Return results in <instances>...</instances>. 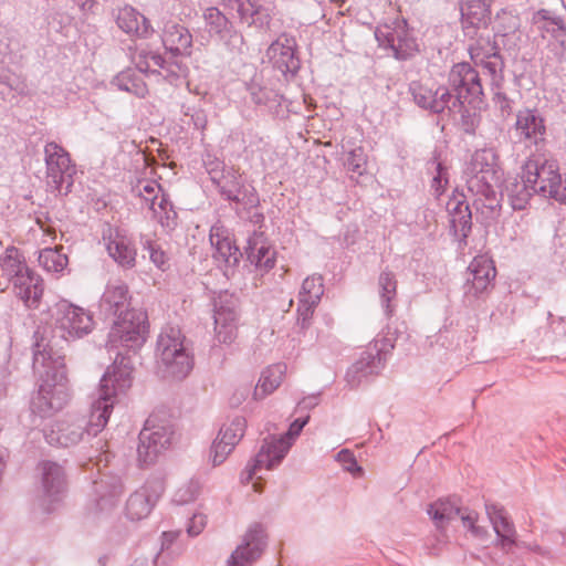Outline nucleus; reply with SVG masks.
I'll return each mask as SVG.
<instances>
[{
    "label": "nucleus",
    "mask_w": 566,
    "mask_h": 566,
    "mask_svg": "<svg viewBox=\"0 0 566 566\" xmlns=\"http://www.w3.org/2000/svg\"><path fill=\"white\" fill-rule=\"evenodd\" d=\"M500 191L507 197L515 211L526 209L531 198L539 195L559 205H566V186H562L558 163L542 156L528 157L521 167V172L505 180Z\"/></svg>",
    "instance_id": "1"
},
{
    "label": "nucleus",
    "mask_w": 566,
    "mask_h": 566,
    "mask_svg": "<svg viewBox=\"0 0 566 566\" xmlns=\"http://www.w3.org/2000/svg\"><path fill=\"white\" fill-rule=\"evenodd\" d=\"M128 286L120 281L108 283L99 301V308L107 317H116L106 347H119L136 352L146 342L147 314L143 310L129 308Z\"/></svg>",
    "instance_id": "2"
},
{
    "label": "nucleus",
    "mask_w": 566,
    "mask_h": 566,
    "mask_svg": "<svg viewBox=\"0 0 566 566\" xmlns=\"http://www.w3.org/2000/svg\"><path fill=\"white\" fill-rule=\"evenodd\" d=\"M33 371L39 377V389L31 399V410L41 418L60 411L69 400L63 356L54 353L40 332L34 333Z\"/></svg>",
    "instance_id": "3"
},
{
    "label": "nucleus",
    "mask_w": 566,
    "mask_h": 566,
    "mask_svg": "<svg viewBox=\"0 0 566 566\" xmlns=\"http://www.w3.org/2000/svg\"><path fill=\"white\" fill-rule=\"evenodd\" d=\"M117 352L112 369H108L101 379L98 397L92 402L90 412L88 433L97 434L108 422L116 396L124 394L132 386V368L117 359L123 356Z\"/></svg>",
    "instance_id": "4"
},
{
    "label": "nucleus",
    "mask_w": 566,
    "mask_h": 566,
    "mask_svg": "<svg viewBox=\"0 0 566 566\" xmlns=\"http://www.w3.org/2000/svg\"><path fill=\"white\" fill-rule=\"evenodd\" d=\"M184 342L179 327L166 325L161 328L156 345L157 373L161 378L181 380L191 371L193 359Z\"/></svg>",
    "instance_id": "5"
},
{
    "label": "nucleus",
    "mask_w": 566,
    "mask_h": 566,
    "mask_svg": "<svg viewBox=\"0 0 566 566\" xmlns=\"http://www.w3.org/2000/svg\"><path fill=\"white\" fill-rule=\"evenodd\" d=\"M468 190L472 192L493 193V189L503 185L504 171L494 148L476 149L465 164L463 170Z\"/></svg>",
    "instance_id": "6"
},
{
    "label": "nucleus",
    "mask_w": 566,
    "mask_h": 566,
    "mask_svg": "<svg viewBox=\"0 0 566 566\" xmlns=\"http://www.w3.org/2000/svg\"><path fill=\"white\" fill-rule=\"evenodd\" d=\"M130 191L133 197L139 199L142 208L148 209L151 212V218L166 232H171L177 228L178 213L169 196L163 191L160 184L153 179H137L132 185Z\"/></svg>",
    "instance_id": "7"
},
{
    "label": "nucleus",
    "mask_w": 566,
    "mask_h": 566,
    "mask_svg": "<svg viewBox=\"0 0 566 566\" xmlns=\"http://www.w3.org/2000/svg\"><path fill=\"white\" fill-rule=\"evenodd\" d=\"M264 217L254 212L251 219L243 223V230L238 235L242 237L243 254L247 260L260 272H268L275 265L276 252L261 231ZM240 240V237L237 239Z\"/></svg>",
    "instance_id": "8"
},
{
    "label": "nucleus",
    "mask_w": 566,
    "mask_h": 566,
    "mask_svg": "<svg viewBox=\"0 0 566 566\" xmlns=\"http://www.w3.org/2000/svg\"><path fill=\"white\" fill-rule=\"evenodd\" d=\"M448 84L455 93L458 105H469L481 109L484 103V91L478 70L469 62H459L452 65L448 74Z\"/></svg>",
    "instance_id": "9"
},
{
    "label": "nucleus",
    "mask_w": 566,
    "mask_h": 566,
    "mask_svg": "<svg viewBox=\"0 0 566 566\" xmlns=\"http://www.w3.org/2000/svg\"><path fill=\"white\" fill-rule=\"evenodd\" d=\"M475 42L469 46V55L475 66L482 67L485 74L493 80V85L504 81V57L501 53L504 40L495 32L478 35Z\"/></svg>",
    "instance_id": "10"
},
{
    "label": "nucleus",
    "mask_w": 566,
    "mask_h": 566,
    "mask_svg": "<svg viewBox=\"0 0 566 566\" xmlns=\"http://www.w3.org/2000/svg\"><path fill=\"white\" fill-rule=\"evenodd\" d=\"M496 268L494 261L485 255H476L467 269L463 285L467 301L484 298L495 286Z\"/></svg>",
    "instance_id": "11"
},
{
    "label": "nucleus",
    "mask_w": 566,
    "mask_h": 566,
    "mask_svg": "<svg viewBox=\"0 0 566 566\" xmlns=\"http://www.w3.org/2000/svg\"><path fill=\"white\" fill-rule=\"evenodd\" d=\"M172 436L174 429L171 424L155 423L153 418H148L139 433L138 461L145 465L155 462L157 457L169 448Z\"/></svg>",
    "instance_id": "12"
},
{
    "label": "nucleus",
    "mask_w": 566,
    "mask_h": 566,
    "mask_svg": "<svg viewBox=\"0 0 566 566\" xmlns=\"http://www.w3.org/2000/svg\"><path fill=\"white\" fill-rule=\"evenodd\" d=\"M449 219L448 233L458 249L462 250L468 245L472 232V210L467 197L455 188L447 202Z\"/></svg>",
    "instance_id": "13"
},
{
    "label": "nucleus",
    "mask_w": 566,
    "mask_h": 566,
    "mask_svg": "<svg viewBox=\"0 0 566 566\" xmlns=\"http://www.w3.org/2000/svg\"><path fill=\"white\" fill-rule=\"evenodd\" d=\"M495 0H458L459 23L467 39H475L481 30H488L494 20Z\"/></svg>",
    "instance_id": "14"
},
{
    "label": "nucleus",
    "mask_w": 566,
    "mask_h": 566,
    "mask_svg": "<svg viewBox=\"0 0 566 566\" xmlns=\"http://www.w3.org/2000/svg\"><path fill=\"white\" fill-rule=\"evenodd\" d=\"M124 492L122 478L117 474L101 473L92 482L88 512L93 515L111 512L118 503Z\"/></svg>",
    "instance_id": "15"
},
{
    "label": "nucleus",
    "mask_w": 566,
    "mask_h": 566,
    "mask_svg": "<svg viewBox=\"0 0 566 566\" xmlns=\"http://www.w3.org/2000/svg\"><path fill=\"white\" fill-rule=\"evenodd\" d=\"M92 315L84 308L63 302L57 305L55 331L65 340L82 338L93 331Z\"/></svg>",
    "instance_id": "16"
},
{
    "label": "nucleus",
    "mask_w": 566,
    "mask_h": 566,
    "mask_svg": "<svg viewBox=\"0 0 566 566\" xmlns=\"http://www.w3.org/2000/svg\"><path fill=\"white\" fill-rule=\"evenodd\" d=\"M283 460V433L265 438L258 454L250 460L240 474L241 483L251 482L254 478L262 479V471L276 468Z\"/></svg>",
    "instance_id": "17"
},
{
    "label": "nucleus",
    "mask_w": 566,
    "mask_h": 566,
    "mask_svg": "<svg viewBox=\"0 0 566 566\" xmlns=\"http://www.w3.org/2000/svg\"><path fill=\"white\" fill-rule=\"evenodd\" d=\"M43 151L49 185L59 192L64 184L69 188L75 172L69 151L55 142H48Z\"/></svg>",
    "instance_id": "18"
},
{
    "label": "nucleus",
    "mask_w": 566,
    "mask_h": 566,
    "mask_svg": "<svg viewBox=\"0 0 566 566\" xmlns=\"http://www.w3.org/2000/svg\"><path fill=\"white\" fill-rule=\"evenodd\" d=\"M164 491L165 483L161 478H149L128 497L126 502L127 517L133 521L147 517Z\"/></svg>",
    "instance_id": "19"
},
{
    "label": "nucleus",
    "mask_w": 566,
    "mask_h": 566,
    "mask_svg": "<svg viewBox=\"0 0 566 566\" xmlns=\"http://www.w3.org/2000/svg\"><path fill=\"white\" fill-rule=\"evenodd\" d=\"M247 420L243 417H235L230 422L222 424L210 449V459L213 467L226 461L243 438Z\"/></svg>",
    "instance_id": "20"
},
{
    "label": "nucleus",
    "mask_w": 566,
    "mask_h": 566,
    "mask_svg": "<svg viewBox=\"0 0 566 566\" xmlns=\"http://www.w3.org/2000/svg\"><path fill=\"white\" fill-rule=\"evenodd\" d=\"M214 332L220 343H231L235 337L237 298L227 292L214 300Z\"/></svg>",
    "instance_id": "21"
},
{
    "label": "nucleus",
    "mask_w": 566,
    "mask_h": 566,
    "mask_svg": "<svg viewBox=\"0 0 566 566\" xmlns=\"http://www.w3.org/2000/svg\"><path fill=\"white\" fill-rule=\"evenodd\" d=\"M102 239L108 255L119 266L125 269L135 266L137 251L124 230L108 226L103 230Z\"/></svg>",
    "instance_id": "22"
},
{
    "label": "nucleus",
    "mask_w": 566,
    "mask_h": 566,
    "mask_svg": "<svg viewBox=\"0 0 566 566\" xmlns=\"http://www.w3.org/2000/svg\"><path fill=\"white\" fill-rule=\"evenodd\" d=\"M385 368L379 354L365 349L359 357L347 368L345 381L350 389L358 388L361 384L368 382L378 376Z\"/></svg>",
    "instance_id": "23"
},
{
    "label": "nucleus",
    "mask_w": 566,
    "mask_h": 566,
    "mask_svg": "<svg viewBox=\"0 0 566 566\" xmlns=\"http://www.w3.org/2000/svg\"><path fill=\"white\" fill-rule=\"evenodd\" d=\"M42 473L43 507L50 512L52 505L57 503L65 491V472L62 465L53 461L40 463Z\"/></svg>",
    "instance_id": "24"
},
{
    "label": "nucleus",
    "mask_w": 566,
    "mask_h": 566,
    "mask_svg": "<svg viewBox=\"0 0 566 566\" xmlns=\"http://www.w3.org/2000/svg\"><path fill=\"white\" fill-rule=\"evenodd\" d=\"M265 546L264 533L260 525H253L239 545L227 559L226 566H252L260 557Z\"/></svg>",
    "instance_id": "25"
},
{
    "label": "nucleus",
    "mask_w": 566,
    "mask_h": 566,
    "mask_svg": "<svg viewBox=\"0 0 566 566\" xmlns=\"http://www.w3.org/2000/svg\"><path fill=\"white\" fill-rule=\"evenodd\" d=\"M485 513L496 536L495 545L501 549H510L517 545L515 525L504 506L485 503Z\"/></svg>",
    "instance_id": "26"
},
{
    "label": "nucleus",
    "mask_w": 566,
    "mask_h": 566,
    "mask_svg": "<svg viewBox=\"0 0 566 566\" xmlns=\"http://www.w3.org/2000/svg\"><path fill=\"white\" fill-rule=\"evenodd\" d=\"M209 240L213 249L212 256L219 264H223L226 269L238 265L243 253L240 252L239 247L231 240L229 231L223 226H212Z\"/></svg>",
    "instance_id": "27"
},
{
    "label": "nucleus",
    "mask_w": 566,
    "mask_h": 566,
    "mask_svg": "<svg viewBox=\"0 0 566 566\" xmlns=\"http://www.w3.org/2000/svg\"><path fill=\"white\" fill-rule=\"evenodd\" d=\"M514 127L521 138L535 145L545 140L546 122L537 108L520 109L516 114Z\"/></svg>",
    "instance_id": "28"
},
{
    "label": "nucleus",
    "mask_w": 566,
    "mask_h": 566,
    "mask_svg": "<svg viewBox=\"0 0 566 566\" xmlns=\"http://www.w3.org/2000/svg\"><path fill=\"white\" fill-rule=\"evenodd\" d=\"M13 293L19 297L27 307L38 308L43 296V280L31 269L25 271L19 277L10 283Z\"/></svg>",
    "instance_id": "29"
},
{
    "label": "nucleus",
    "mask_w": 566,
    "mask_h": 566,
    "mask_svg": "<svg viewBox=\"0 0 566 566\" xmlns=\"http://www.w3.org/2000/svg\"><path fill=\"white\" fill-rule=\"evenodd\" d=\"M161 41L165 49L175 56L191 55L192 34L185 25L178 22L172 20L165 22L161 32Z\"/></svg>",
    "instance_id": "30"
},
{
    "label": "nucleus",
    "mask_w": 566,
    "mask_h": 566,
    "mask_svg": "<svg viewBox=\"0 0 566 566\" xmlns=\"http://www.w3.org/2000/svg\"><path fill=\"white\" fill-rule=\"evenodd\" d=\"M90 420L87 421L86 429L82 424L57 422L50 428L43 429V437L51 446L71 447L82 441L84 434L94 436L88 433Z\"/></svg>",
    "instance_id": "31"
},
{
    "label": "nucleus",
    "mask_w": 566,
    "mask_h": 566,
    "mask_svg": "<svg viewBox=\"0 0 566 566\" xmlns=\"http://www.w3.org/2000/svg\"><path fill=\"white\" fill-rule=\"evenodd\" d=\"M420 52L413 29L402 19L395 25L392 56L400 62L409 61Z\"/></svg>",
    "instance_id": "32"
},
{
    "label": "nucleus",
    "mask_w": 566,
    "mask_h": 566,
    "mask_svg": "<svg viewBox=\"0 0 566 566\" xmlns=\"http://www.w3.org/2000/svg\"><path fill=\"white\" fill-rule=\"evenodd\" d=\"M29 269L23 253L13 245L8 247L0 255V290L4 291L14 279Z\"/></svg>",
    "instance_id": "33"
},
{
    "label": "nucleus",
    "mask_w": 566,
    "mask_h": 566,
    "mask_svg": "<svg viewBox=\"0 0 566 566\" xmlns=\"http://www.w3.org/2000/svg\"><path fill=\"white\" fill-rule=\"evenodd\" d=\"M116 24L125 33L139 38H146L153 32L149 21L132 6L118 9Z\"/></svg>",
    "instance_id": "34"
},
{
    "label": "nucleus",
    "mask_w": 566,
    "mask_h": 566,
    "mask_svg": "<svg viewBox=\"0 0 566 566\" xmlns=\"http://www.w3.org/2000/svg\"><path fill=\"white\" fill-rule=\"evenodd\" d=\"M24 44L15 30L0 27V64L18 65L23 60Z\"/></svg>",
    "instance_id": "35"
},
{
    "label": "nucleus",
    "mask_w": 566,
    "mask_h": 566,
    "mask_svg": "<svg viewBox=\"0 0 566 566\" xmlns=\"http://www.w3.org/2000/svg\"><path fill=\"white\" fill-rule=\"evenodd\" d=\"M472 195L478 197L473 201V207L479 213L478 220L480 219L485 227L491 226L501 216L503 191H500V198H497V189H493V193L472 192Z\"/></svg>",
    "instance_id": "36"
},
{
    "label": "nucleus",
    "mask_w": 566,
    "mask_h": 566,
    "mask_svg": "<svg viewBox=\"0 0 566 566\" xmlns=\"http://www.w3.org/2000/svg\"><path fill=\"white\" fill-rule=\"evenodd\" d=\"M442 153L438 148H434L431 153V157L427 160V170L430 171L433 168V175L430 187L437 198L441 197L449 186V166L446 160H442Z\"/></svg>",
    "instance_id": "37"
},
{
    "label": "nucleus",
    "mask_w": 566,
    "mask_h": 566,
    "mask_svg": "<svg viewBox=\"0 0 566 566\" xmlns=\"http://www.w3.org/2000/svg\"><path fill=\"white\" fill-rule=\"evenodd\" d=\"M206 30L211 38L226 40L233 32V25L230 20L217 7H209L202 14Z\"/></svg>",
    "instance_id": "38"
},
{
    "label": "nucleus",
    "mask_w": 566,
    "mask_h": 566,
    "mask_svg": "<svg viewBox=\"0 0 566 566\" xmlns=\"http://www.w3.org/2000/svg\"><path fill=\"white\" fill-rule=\"evenodd\" d=\"M134 63L137 70L142 73L160 74V70L166 71L167 75L174 74L170 70V64L165 57L155 51L142 49L134 55Z\"/></svg>",
    "instance_id": "39"
},
{
    "label": "nucleus",
    "mask_w": 566,
    "mask_h": 566,
    "mask_svg": "<svg viewBox=\"0 0 566 566\" xmlns=\"http://www.w3.org/2000/svg\"><path fill=\"white\" fill-rule=\"evenodd\" d=\"M426 512L437 527H443L461 513V509L451 497H440L430 503Z\"/></svg>",
    "instance_id": "40"
},
{
    "label": "nucleus",
    "mask_w": 566,
    "mask_h": 566,
    "mask_svg": "<svg viewBox=\"0 0 566 566\" xmlns=\"http://www.w3.org/2000/svg\"><path fill=\"white\" fill-rule=\"evenodd\" d=\"M379 296L381 307L386 317H390L395 312L394 301L397 295V280L394 272L388 269L380 272L378 277Z\"/></svg>",
    "instance_id": "41"
},
{
    "label": "nucleus",
    "mask_w": 566,
    "mask_h": 566,
    "mask_svg": "<svg viewBox=\"0 0 566 566\" xmlns=\"http://www.w3.org/2000/svg\"><path fill=\"white\" fill-rule=\"evenodd\" d=\"M283 380V367L281 364H274L266 367L254 388V399H263L277 389Z\"/></svg>",
    "instance_id": "42"
},
{
    "label": "nucleus",
    "mask_w": 566,
    "mask_h": 566,
    "mask_svg": "<svg viewBox=\"0 0 566 566\" xmlns=\"http://www.w3.org/2000/svg\"><path fill=\"white\" fill-rule=\"evenodd\" d=\"M218 169H210L211 181L219 188L220 193L230 201H238L241 184L234 171H227L219 176Z\"/></svg>",
    "instance_id": "43"
},
{
    "label": "nucleus",
    "mask_w": 566,
    "mask_h": 566,
    "mask_svg": "<svg viewBox=\"0 0 566 566\" xmlns=\"http://www.w3.org/2000/svg\"><path fill=\"white\" fill-rule=\"evenodd\" d=\"M237 12L240 20L248 25L264 27L270 22V14L266 9L252 0H243L240 2Z\"/></svg>",
    "instance_id": "44"
},
{
    "label": "nucleus",
    "mask_w": 566,
    "mask_h": 566,
    "mask_svg": "<svg viewBox=\"0 0 566 566\" xmlns=\"http://www.w3.org/2000/svg\"><path fill=\"white\" fill-rule=\"evenodd\" d=\"M343 149V166L344 168L357 175L358 177L363 176L366 172L367 166V156L365 154L363 146H355L350 149H347L345 146H342Z\"/></svg>",
    "instance_id": "45"
},
{
    "label": "nucleus",
    "mask_w": 566,
    "mask_h": 566,
    "mask_svg": "<svg viewBox=\"0 0 566 566\" xmlns=\"http://www.w3.org/2000/svg\"><path fill=\"white\" fill-rule=\"evenodd\" d=\"M67 256L57 248L43 249L39 254L40 265L48 272L60 273L67 265Z\"/></svg>",
    "instance_id": "46"
},
{
    "label": "nucleus",
    "mask_w": 566,
    "mask_h": 566,
    "mask_svg": "<svg viewBox=\"0 0 566 566\" xmlns=\"http://www.w3.org/2000/svg\"><path fill=\"white\" fill-rule=\"evenodd\" d=\"M113 84L117 86L118 90L133 93L138 97H144L147 93V86L144 81L135 76L130 71L119 73L113 80Z\"/></svg>",
    "instance_id": "47"
},
{
    "label": "nucleus",
    "mask_w": 566,
    "mask_h": 566,
    "mask_svg": "<svg viewBox=\"0 0 566 566\" xmlns=\"http://www.w3.org/2000/svg\"><path fill=\"white\" fill-rule=\"evenodd\" d=\"M494 19L497 23L496 27L493 28V32H495L502 40H505L506 36L520 29L518 17L514 15L507 8L499 10Z\"/></svg>",
    "instance_id": "48"
},
{
    "label": "nucleus",
    "mask_w": 566,
    "mask_h": 566,
    "mask_svg": "<svg viewBox=\"0 0 566 566\" xmlns=\"http://www.w3.org/2000/svg\"><path fill=\"white\" fill-rule=\"evenodd\" d=\"M454 99L455 93H453L450 85H440L434 91V98L431 101L433 103L432 114H441L446 109L450 112L458 109L461 105H458Z\"/></svg>",
    "instance_id": "49"
},
{
    "label": "nucleus",
    "mask_w": 566,
    "mask_h": 566,
    "mask_svg": "<svg viewBox=\"0 0 566 566\" xmlns=\"http://www.w3.org/2000/svg\"><path fill=\"white\" fill-rule=\"evenodd\" d=\"M409 93L411 94L413 102L420 108L432 113L433 103H431V101L434 98V91L424 86L419 81H412L409 84Z\"/></svg>",
    "instance_id": "50"
},
{
    "label": "nucleus",
    "mask_w": 566,
    "mask_h": 566,
    "mask_svg": "<svg viewBox=\"0 0 566 566\" xmlns=\"http://www.w3.org/2000/svg\"><path fill=\"white\" fill-rule=\"evenodd\" d=\"M457 111L460 113V127L463 133L470 136H474L481 123V115L479 114L481 109H475L469 105H463L460 106Z\"/></svg>",
    "instance_id": "51"
},
{
    "label": "nucleus",
    "mask_w": 566,
    "mask_h": 566,
    "mask_svg": "<svg viewBox=\"0 0 566 566\" xmlns=\"http://www.w3.org/2000/svg\"><path fill=\"white\" fill-rule=\"evenodd\" d=\"M322 275L307 276L303 283L298 296L321 302L324 294V283Z\"/></svg>",
    "instance_id": "52"
},
{
    "label": "nucleus",
    "mask_w": 566,
    "mask_h": 566,
    "mask_svg": "<svg viewBox=\"0 0 566 566\" xmlns=\"http://www.w3.org/2000/svg\"><path fill=\"white\" fill-rule=\"evenodd\" d=\"M144 250L148 251L150 261L161 270H165L168 263V256L158 243L148 235L142 234L139 240Z\"/></svg>",
    "instance_id": "53"
},
{
    "label": "nucleus",
    "mask_w": 566,
    "mask_h": 566,
    "mask_svg": "<svg viewBox=\"0 0 566 566\" xmlns=\"http://www.w3.org/2000/svg\"><path fill=\"white\" fill-rule=\"evenodd\" d=\"M319 302L298 296L296 308V325L300 329H305L311 325L314 311Z\"/></svg>",
    "instance_id": "54"
},
{
    "label": "nucleus",
    "mask_w": 566,
    "mask_h": 566,
    "mask_svg": "<svg viewBox=\"0 0 566 566\" xmlns=\"http://www.w3.org/2000/svg\"><path fill=\"white\" fill-rule=\"evenodd\" d=\"M503 82H499L496 86L493 85V80H491V90L493 92V103L495 107L500 111V115L503 118H507L513 113V104L514 101L509 97L506 93L502 91Z\"/></svg>",
    "instance_id": "55"
},
{
    "label": "nucleus",
    "mask_w": 566,
    "mask_h": 566,
    "mask_svg": "<svg viewBox=\"0 0 566 566\" xmlns=\"http://www.w3.org/2000/svg\"><path fill=\"white\" fill-rule=\"evenodd\" d=\"M294 419L290 422L285 429V455L293 447L297 438L301 436L304 427L310 422L306 416L291 415Z\"/></svg>",
    "instance_id": "56"
},
{
    "label": "nucleus",
    "mask_w": 566,
    "mask_h": 566,
    "mask_svg": "<svg viewBox=\"0 0 566 566\" xmlns=\"http://www.w3.org/2000/svg\"><path fill=\"white\" fill-rule=\"evenodd\" d=\"M322 391L303 396L296 401L293 415L306 416L311 419V412L321 403Z\"/></svg>",
    "instance_id": "57"
},
{
    "label": "nucleus",
    "mask_w": 566,
    "mask_h": 566,
    "mask_svg": "<svg viewBox=\"0 0 566 566\" xmlns=\"http://www.w3.org/2000/svg\"><path fill=\"white\" fill-rule=\"evenodd\" d=\"M295 40L289 39L285 34V77L287 74L294 76L301 69V60L294 50Z\"/></svg>",
    "instance_id": "58"
},
{
    "label": "nucleus",
    "mask_w": 566,
    "mask_h": 566,
    "mask_svg": "<svg viewBox=\"0 0 566 566\" xmlns=\"http://www.w3.org/2000/svg\"><path fill=\"white\" fill-rule=\"evenodd\" d=\"M335 460L343 463L344 469L355 476L360 475L364 472L363 467L358 463L355 454L349 449H342L338 451L335 455Z\"/></svg>",
    "instance_id": "59"
},
{
    "label": "nucleus",
    "mask_w": 566,
    "mask_h": 566,
    "mask_svg": "<svg viewBox=\"0 0 566 566\" xmlns=\"http://www.w3.org/2000/svg\"><path fill=\"white\" fill-rule=\"evenodd\" d=\"M199 493V485L196 482H188L177 489L174 494L172 501L178 505H184L192 502Z\"/></svg>",
    "instance_id": "60"
},
{
    "label": "nucleus",
    "mask_w": 566,
    "mask_h": 566,
    "mask_svg": "<svg viewBox=\"0 0 566 566\" xmlns=\"http://www.w3.org/2000/svg\"><path fill=\"white\" fill-rule=\"evenodd\" d=\"M395 348V342L390 337H382L380 339H375L373 346L368 347L369 350L379 354V358L386 365L387 355Z\"/></svg>",
    "instance_id": "61"
},
{
    "label": "nucleus",
    "mask_w": 566,
    "mask_h": 566,
    "mask_svg": "<svg viewBox=\"0 0 566 566\" xmlns=\"http://www.w3.org/2000/svg\"><path fill=\"white\" fill-rule=\"evenodd\" d=\"M394 34H395V27L390 28L389 25H385L382 28H377L375 30V38L378 42V45L386 50L394 49Z\"/></svg>",
    "instance_id": "62"
},
{
    "label": "nucleus",
    "mask_w": 566,
    "mask_h": 566,
    "mask_svg": "<svg viewBox=\"0 0 566 566\" xmlns=\"http://www.w3.org/2000/svg\"><path fill=\"white\" fill-rule=\"evenodd\" d=\"M547 34L558 48L559 54L564 55L566 53V22L558 24L557 28L547 29Z\"/></svg>",
    "instance_id": "63"
},
{
    "label": "nucleus",
    "mask_w": 566,
    "mask_h": 566,
    "mask_svg": "<svg viewBox=\"0 0 566 566\" xmlns=\"http://www.w3.org/2000/svg\"><path fill=\"white\" fill-rule=\"evenodd\" d=\"M206 524H207L206 515H203L201 513L193 514L191 516V518L189 520V523L187 526V533L189 534V536H197L203 531V528L206 527Z\"/></svg>",
    "instance_id": "64"
}]
</instances>
